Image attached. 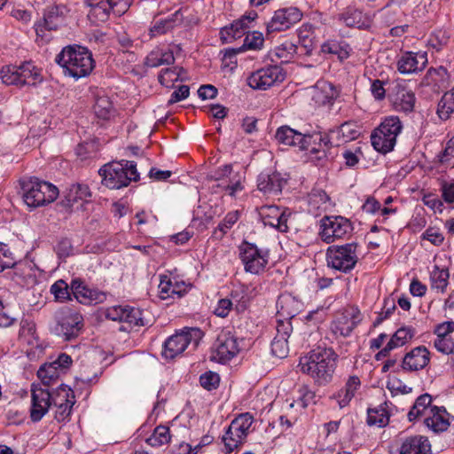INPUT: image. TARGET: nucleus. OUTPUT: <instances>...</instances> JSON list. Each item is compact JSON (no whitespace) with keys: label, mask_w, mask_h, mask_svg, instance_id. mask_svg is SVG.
Returning <instances> with one entry per match:
<instances>
[{"label":"nucleus","mask_w":454,"mask_h":454,"mask_svg":"<svg viewBox=\"0 0 454 454\" xmlns=\"http://www.w3.org/2000/svg\"><path fill=\"white\" fill-rule=\"evenodd\" d=\"M337 359L338 355L332 348L318 347L301 357L299 366L301 371L309 375L317 384L325 386L333 379Z\"/></svg>","instance_id":"1"},{"label":"nucleus","mask_w":454,"mask_h":454,"mask_svg":"<svg viewBox=\"0 0 454 454\" xmlns=\"http://www.w3.org/2000/svg\"><path fill=\"white\" fill-rule=\"evenodd\" d=\"M55 61L62 67L65 76L72 77L76 81L89 76L95 67L91 52L79 45L64 47L57 54Z\"/></svg>","instance_id":"2"},{"label":"nucleus","mask_w":454,"mask_h":454,"mask_svg":"<svg viewBox=\"0 0 454 454\" xmlns=\"http://www.w3.org/2000/svg\"><path fill=\"white\" fill-rule=\"evenodd\" d=\"M98 174L103 184L110 189H121L128 186L131 181L139 179L136 162L129 160L106 164L98 170Z\"/></svg>","instance_id":"3"},{"label":"nucleus","mask_w":454,"mask_h":454,"mask_svg":"<svg viewBox=\"0 0 454 454\" xmlns=\"http://www.w3.org/2000/svg\"><path fill=\"white\" fill-rule=\"evenodd\" d=\"M402 130L403 124L399 117L394 115L386 117L371 135L373 148L383 154L391 152Z\"/></svg>","instance_id":"4"},{"label":"nucleus","mask_w":454,"mask_h":454,"mask_svg":"<svg viewBox=\"0 0 454 454\" xmlns=\"http://www.w3.org/2000/svg\"><path fill=\"white\" fill-rule=\"evenodd\" d=\"M204 336V333L197 327L184 328L168 337L164 344L162 356L173 359L181 355L186 348L195 350Z\"/></svg>","instance_id":"5"},{"label":"nucleus","mask_w":454,"mask_h":454,"mask_svg":"<svg viewBox=\"0 0 454 454\" xmlns=\"http://www.w3.org/2000/svg\"><path fill=\"white\" fill-rule=\"evenodd\" d=\"M357 244L333 245L326 250L327 265L343 273L350 272L358 262Z\"/></svg>","instance_id":"6"},{"label":"nucleus","mask_w":454,"mask_h":454,"mask_svg":"<svg viewBox=\"0 0 454 454\" xmlns=\"http://www.w3.org/2000/svg\"><path fill=\"white\" fill-rule=\"evenodd\" d=\"M253 422L254 417L249 412L241 413L231 421L223 436L225 453L232 452L245 442Z\"/></svg>","instance_id":"7"},{"label":"nucleus","mask_w":454,"mask_h":454,"mask_svg":"<svg viewBox=\"0 0 454 454\" xmlns=\"http://www.w3.org/2000/svg\"><path fill=\"white\" fill-rule=\"evenodd\" d=\"M54 318L56 321L55 333L66 340L76 338L83 326L82 316L68 307L58 309L54 314Z\"/></svg>","instance_id":"8"},{"label":"nucleus","mask_w":454,"mask_h":454,"mask_svg":"<svg viewBox=\"0 0 454 454\" xmlns=\"http://www.w3.org/2000/svg\"><path fill=\"white\" fill-rule=\"evenodd\" d=\"M239 251L246 272L260 274L265 270L270 259L267 249L259 248L255 244L243 241L239 247Z\"/></svg>","instance_id":"9"},{"label":"nucleus","mask_w":454,"mask_h":454,"mask_svg":"<svg viewBox=\"0 0 454 454\" xmlns=\"http://www.w3.org/2000/svg\"><path fill=\"white\" fill-rule=\"evenodd\" d=\"M363 315L356 306H348L337 312L330 325V331L335 338H347L362 322Z\"/></svg>","instance_id":"10"},{"label":"nucleus","mask_w":454,"mask_h":454,"mask_svg":"<svg viewBox=\"0 0 454 454\" xmlns=\"http://www.w3.org/2000/svg\"><path fill=\"white\" fill-rule=\"evenodd\" d=\"M352 231L351 222L341 215L324 216L320 220L319 235L325 243L330 244L345 239L351 234Z\"/></svg>","instance_id":"11"},{"label":"nucleus","mask_w":454,"mask_h":454,"mask_svg":"<svg viewBox=\"0 0 454 454\" xmlns=\"http://www.w3.org/2000/svg\"><path fill=\"white\" fill-rule=\"evenodd\" d=\"M240 350L238 338L230 331H221L211 348V360L225 363L232 359Z\"/></svg>","instance_id":"12"},{"label":"nucleus","mask_w":454,"mask_h":454,"mask_svg":"<svg viewBox=\"0 0 454 454\" xmlns=\"http://www.w3.org/2000/svg\"><path fill=\"white\" fill-rule=\"evenodd\" d=\"M285 79V73L277 65L254 72L247 80L248 85L254 90H266Z\"/></svg>","instance_id":"13"},{"label":"nucleus","mask_w":454,"mask_h":454,"mask_svg":"<svg viewBox=\"0 0 454 454\" xmlns=\"http://www.w3.org/2000/svg\"><path fill=\"white\" fill-rule=\"evenodd\" d=\"M59 195L58 188L51 183L30 177V207H37L53 202Z\"/></svg>","instance_id":"14"},{"label":"nucleus","mask_w":454,"mask_h":454,"mask_svg":"<svg viewBox=\"0 0 454 454\" xmlns=\"http://www.w3.org/2000/svg\"><path fill=\"white\" fill-rule=\"evenodd\" d=\"M302 13L296 7H287L276 11L267 24V33L288 29L301 20Z\"/></svg>","instance_id":"15"},{"label":"nucleus","mask_w":454,"mask_h":454,"mask_svg":"<svg viewBox=\"0 0 454 454\" xmlns=\"http://www.w3.org/2000/svg\"><path fill=\"white\" fill-rule=\"evenodd\" d=\"M305 137H309V140L306 139V143L301 145V150L309 152V153L317 160H324L327 157L328 151L332 146L335 145L334 137L332 134H308Z\"/></svg>","instance_id":"16"},{"label":"nucleus","mask_w":454,"mask_h":454,"mask_svg":"<svg viewBox=\"0 0 454 454\" xmlns=\"http://www.w3.org/2000/svg\"><path fill=\"white\" fill-rule=\"evenodd\" d=\"M259 214L264 225L274 227L281 232L288 231V223L292 216L288 209H281L277 206H263Z\"/></svg>","instance_id":"17"},{"label":"nucleus","mask_w":454,"mask_h":454,"mask_svg":"<svg viewBox=\"0 0 454 454\" xmlns=\"http://www.w3.org/2000/svg\"><path fill=\"white\" fill-rule=\"evenodd\" d=\"M30 391L32 397L30 419L35 422L40 421L51 405V396L47 388L35 386V384L32 385Z\"/></svg>","instance_id":"18"},{"label":"nucleus","mask_w":454,"mask_h":454,"mask_svg":"<svg viewBox=\"0 0 454 454\" xmlns=\"http://www.w3.org/2000/svg\"><path fill=\"white\" fill-rule=\"evenodd\" d=\"M276 307L277 324L284 321L291 323V319L301 311L303 304L291 294L285 293L278 296Z\"/></svg>","instance_id":"19"},{"label":"nucleus","mask_w":454,"mask_h":454,"mask_svg":"<svg viewBox=\"0 0 454 454\" xmlns=\"http://www.w3.org/2000/svg\"><path fill=\"white\" fill-rule=\"evenodd\" d=\"M67 11L66 6L64 5L51 7L44 15L43 23H39L35 26L37 37H41L42 40H49L44 30H56L59 26H61L64 23V17Z\"/></svg>","instance_id":"20"},{"label":"nucleus","mask_w":454,"mask_h":454,"mask_svg":"<svg viewBox=\"0 0 454 454\" xmlns=\"http://www.w3.org/2000/svg\"><path fill=\"white\" fill-rule=\"evenodd\" d=\"M71 291L82 304L101 303L106 300V293L89 287L79 278L72 280Z\"/></svg>","instance_id":"21"},{"label":"nucleus","mask_w":454,"mask_h":454,"mask_svg":"<svg viewBox=\"0 0 454 454\" xmlns=\"http://www.w3.org/2000/svg\"><path fill=\"white\" fill-rule=\"evenodd\" d=\"M276 335L271 341V353L278 358H284L289 352L288 338L293 332L292 323L284 321L276 325Z\"/></svg>","instance_id":"22"},{"label":"nucleus","mask_w":454,"mask_h":454,"mask_svg":"<svg viewBox=\"0 0 454 454\" xmlns=\"http://www.w3.org/2000/svg\"><path fill=\"white\" fill-rule=\"evenodd\" d=\"M427 64V52H405L397 61V70L403 74L422 71Z\"/></svg>","instance_id":"23"},{"label":"nucleus","mask_w":454,"mask_h":454,"mask_svg":"<svg viewBox=\"0 0 454 454\" xmlns=\"http://www.w3.org/2000/svg\"><path fill=\"white\" fill-rule=\"evenodd\" d=\"M286 180L278 172H262L257 178V187L267 195H278Z\"/></svg>","instance_id":"24"},{"label":"nucleus","mask_w":454,"mask_h":454,"mask_svg":"<svg viewBox=\"0 0 454 454\" xmlns=\"http://www.w3.org/2000/svg\"><path fill=\"white\" fill-rule=\"evenodd\" d=\"M450 415L444 407L432 406L425 418L424 423L434 433L446 431L450 427Z\"/></svg>","instance_id":"25"},{"label":"nucleus","mask_w":454,"mask_h":454,"mask_svg":"<svg viewBox=\"0 0 454 454\" xmlns=\"http://www.w3.org/2000/svg\"><path fill=\"white\" fill-rule=\"evenodd\" d=\"M57 406L55 418L59 421H65L71 414L73 405L74 403V395L72 389L67 387H60L57 391V396L54 399Z\"/></svg>","instance_id":"26"},{"label":"nucleus","mask_w":454,"mask_h":454,"mask_svg":"<svg viewBox=\"0 0 454 454\" xmlns=\"http://www.w3.org/2000/svg\"><path fill=\"white\" fill-rule=\"evenodd\" d=\"M429 351L424 346L414 348L405 355L402 367L406 371H418L423 369L429 363Z\"/></svg>","instance_id":"27"},{"label":"nucleus","mask_w":454,"mask_h":454,"mask_svg":"<svg viewBox=\"0 0 454 454\" xmlns=\"http://www.w3.org/2000/svg\"><path fill=\"white\" fill-rule=\"evenodd\" d=\"M27 62L20 66H6L0 71L2 82L7 85L22 87L27 82Z\"/></svg>","instance_id":"28"},{"label":"nucleus","mask_w":454,"mask_h":454,"mask_svg":"<svg viewBox=\"0 0 454 454\" xmlns=\"http://www.w3.org/2000/svg\"><path fill=\"white\" fill-rule=\"evenodd\" d=\"M339 95L334 85L326 81L317 82L312 95V99L318 106L332 105Z\"/></svg>","instance_id":"29"},{"label":"nucleus","mask_w":454,"mask_h":454,"mask_svg":"<svg viewBox=\"0 0 454 454\" xmlns=\"http://www.w3.org/2000/svg\"><path fill=\"white\" fill-rule=\"evenodd\" d=\"M431 444L428 439L422 435L407 437L400 447V454H430Z\"/></svg>","instance_id":"30"},{"label":"nucleus","mask_w":454,"mask_h":454,"mask_svg":"<svg viewBox=\"0 0 454 454\" xmlns=\"http://www.w3.org/2000/svg\"><path fill=\"white\" fill-rule=\"evenodd\" d=\"M359 126L354 121H346L336 129H332L331 134L334 137L335 146L356 139L360 136Z\"/></svg>","instance_id":"31"},{"label":"nucleus","mask_w":454,"mask_h":454,"mask_svg":"<svg viewBox=\"0 0 454 454\" xmlns=\"http://www.w3.org/2000/svg\"><path fill=\"white\" fill-rule=\"evenodd\" d=\"M276 139L286 145L298 146L301 149V145L306 143V139L309 140V137H305L304 134L291 129L288 126H282L277 129Z\"/></svg>","instance_id":"32"},{"label":"nucleus","mask_w":454,"mask_h":454,"mask_svg":"<svg viewBox=\"0 0 454 454\" xmlns=\"http://www.w3.org/2000/svg\"><path fill=\"white\" fill-rule=\"evenodd\" d=\"M415 94L404 87H397L394 95L393 105L396 111L410 113L415 106Z\"/></svg>","instance_id":"33"},{"label":"nucleus","mask_w":454,"mask_h":454,"mask_svg":"<svg viewBox=\"0 0 454 454\" xmlns=\"http://www.w3.org/2000/svg\"><path fill=\"white\" fill-rule=\"evenodd\" d=\"M360 387V379L356 375L349 376L345 383L344 387L340 389L335 396L339 407L344 408L348 406Z\"/></svg>","instance_id":"34"},{"label":"nucleus","mask_w":454,"mask_h":454,"mask_svg":"<svg viewBox=\"0 0 454 454\" xmlns=\"http://www.w3.org/2000/svg\"><path fill=\"white\" fill-rule=\"evenodd\" d=\"M175 57L171 51H165L161 48L153 49L145 58V65L148 67H158L163 65H172Z\"/></svg>","instance_id":"35"},{"label":"nucleus","mask_w":454,"mask_h":454,"mask_svg":"<svg viewBox=\"0 0 454 454\" xmlns=\"http://www.w3.org/2000/svg\"><path fill=\"white\" fill-rule=\"evenodd\" d=\"M90 196V188L86 184H74L65 192V199L68 206L79 200H87Z\"/></svg>","instance_id":"36"},{"label":"nucleus","mask_w":454,"mask_h":454,"mask_svg":"<svg viewBox=\"0 0 454 454\" xmlns=\"http://www.w3.org/2000/svg\"><path fill=\"white\" fill-rule=\"evenodd\" d=\"M432 403V396L428 394H423L421 395H419L413 406L411 407V409L410 410V411L408 412V419L410 421H414L416 420L419 417L424 415V414H427L429 409H430V404Z\"/></svg>","instance_id":"37"},{"label":"nucleus","mask_w":454,"mask_h":454,"mask_svg":"<svg viewBox=\"0 0 454 454\" xmlns=\"http://www.w3.org/2000/svg\"><path fill=\"white\" fill-rule=\"evenodd\" d=\"M450 273L448 269H441L438 265H434L430 272L431 287L442 293L445 292L449 284Z\"/></svg>","instance_id":"38"},{"label":"nucleus","mask_w":454,"mask_h":454,"mask_svg":"<svg viewBox=\"0 0 454 454\" xmlns=\"http://www.w3.org/2000/svg\"><path fill=\"white\" fill-rule=\"evenodd\" d=\"M299 397L296 401H293L288 404L289 409H293L298 405L301 409L307 408L310 404H315L317 402V395L307 385H302L298 389Z\"/></svg>","instance_id":"39"},{"label":"nucleus","mask_w":454,"mask_h":454,"mask_svg":"<svg viewBox=\"0 0 454 454\" xmlns=\"http://www.w3.org/2000/svg\"><path fill=\"white\" fill-rule=\"evenodd\" d=\"M297 45L290 40H285L274 49L275 56L280 62H290L297 53Z\"/></svg>","instance_id":"40"},{"label":"nucleus","mask_w":454,"mask_h":454,"mask_svg":"<svg viewBox=\"0 0 454 454\" xmlns=\"http://www.w3.org/2000/svg\"><path fill=\"white\" fill-rule=\"evenodd\" d=\"M415 334V331L413 328L410 326H404L399 328L391 337L389 341V348L393 349L396 348H400L406 344L409 340H411Z\"/></svg>","instance_id":"41"},{"label":"nucleus","mask_w":454,"mask_h":454,"mask_svg":"<svg viewBox=\"0 0 454 454\" xmlns=\"http://www.w3.org/2000/svg\"><path fill=\"white\" fill-rule=\"evenodd\" d=\"M171 434L169 428L160 425L155 427L152 435L147 438L146 442L153 447H160L170 442Z\"/></svg>","instance_id":"42"},{"label":"nucleus","mask_w":454,"mask_h":454,"mask_svg":"<svg viewBox=\"0 0 454 454\" xmlns=\"http://www.w3.org/2000/svg\"><path fill=\"white\" fill-rule=\"evenodd\" d=\"M247 27L242 24L239 20H235L230 27H225L220 32L221 39L223 42H229L231 39H237L247 34Z\"/></svg>","instance_id":"43"},{"label":"nucleus","mask_w":454,"mask_h":454,"mask_svg":"<svg viewBox=\"0 0 454 454\" xmlns=\"http://www.w3.org/2000/svg\"><path fill=\"white\" fill-rule=\"evenodd\" d=\"M93 109L96 116L103 120H108L114 114L113 104L106 96L97 98Z\"/></svg>","instance_id":"44"},{"label":"nucleus","mask_w":454,"mask_h":454,"mask_svg":"<svg viewBox=\"0 0 454 454\" xmlns=\"http://www.w3.org/2000/svg\"><path fill=\"white\" fill-rule=\"evenodd\" d=\"M183 72L184 69L181 67H167L160 71L158 80L161 85L172 87L176 82L182 80L181 74Z\"/></svg>","instance_id":"45"},{"label":"nucleus","mask_w":454,"mask_h":454,"mask_svg":"<svg viewBox=\"0 0 454 454\" xmlns=\"http://www.w3.org/2000/svg\"><path fill=\"white\" fill-rule=\"evenodd\" d=\"M60 372L51 362L43 364L37 371V376L44 386H49L56 380Z\"/></svg>","instance_id":"46"},{"label":"nucleus","mask_w":454,"mask_h":454,"mask_svg":"<svg viewBox=\"0 0 454 454\" xmlns=\"http://www.w3.org/2000/svg\"><path fill=\"white\" fill-rule=\"evenodd\" d=\"M309 204L312 209L325 210L329 206V197L323 190H313L309 195Z\"/></svg>","instance_id":"47"},{"label":"nucleus","mask_w":454,"mask_h":454,"mask_svg":"<svg viewBox=\"0 0 454 454\" xmlns=\"http://www.w3.org/2000/svg\"><path fill=\"white\" fill-rule=\"evenodd\" d=\"M454 112V99L450 93L446 92L438 103L437 114L442 120H447Z\"/></svg>","instance_id":"48"},{"label":"nucleus","mask_w":454,"mask_h":454,"mask_svg":"<svg viewBox=\"0 0 454 454\" xmlns=\"http://www.w3.org/2000/svg\"><path fill=\"white\" fill-rule=\"evenodd\" d=\"M339 19L348 27H360L363 23V13L357 9L348 7L340 15Z\"/></svg>","instance_id":"49"},{"label":"nucleus","mask_w":454,"mask_h":454,"mask_svg":"<svg viewBox=\"0 0 454 454\" xmlns=\"http://www.w3.org/2000/svg\"><path fill=\"white\" fill-rule=\"evenodd\" d=\"M51 293L57 301L64 302L71 299L69 286L66 281L59 279L51 286Z\"/></svg>","instance_id":"50"},{"label":"nucleus","mask_w":454,"mask_h":454,"mask_svg":"<svg viewBox=\"0 0 454 454\" xmlns=\"http://www.w3.org/2000/svg\"><path fill=\"white\" fill-rule=\"evenodd\" d=\"M216 187L221 188L231 197H234L238 192L243 189L239 179H235L231 176L225 177L224 181H217Z\"/></svg>","instance_id":"51"},{"label":"nucleus","mask_w":454,"mask_h":454,"mask_svg":"<svg viewBox=\"0 0 454 454\" xmlns=\"http://www.w3.org/2000/svg\"><path fill=\"white\" fill-rule=\"evenodd\" d=\"M126 313L124 314L123 322L129 324L130 326H143L145 325L142 311L134 307L126 306Z\"/></svg>","instance_id":"52"},{"label":"nucleus","mask_w":454,"mask_h":454,"mask_svg":"<svg viewBox=\"0 0 454 454\" xmlns=\"http://www.w3.org/2000/svg\"><path fill=\"white\" fill-rule=\"evenodd\" d=\"M264 42L263 35L261 32H248L244 39L243 49L259 50L262 47Z\"/></svg>","instance_id":"53"},{"label":"nucleus","mask_w":454,"mask_h":454,"mask_svg":"<svg viewBox=\"0 0 454 454\" xmlns=\"http://www.w3.org/2000/svg\"><path fill=\"white\" fill-rule=\"evenodd\" d=\"M13 254L8 246L0 242V272L15 265Z\"/></svg>","instance_id":"54"},{"label":"nucleus","mask_w":454,"mask_h":454,"mask_svg":"<svg viewBox=\"0 0 454 454\" xmlns=\"http://www.w3.org/2000/svg\"><path fill=\"white\" fill-rule=\"evenodd\" d=\"M90 6L91 7L90 14L95 15L99 18L101 20H105L110 10H113L112 4H110L109 1H99L96 4L90 3Z\"/></svg>","instance_id":"55"},{"label":"nucleus","mask_w":454,"mask_h":454,"mask_svg":"<svg viewBox=\"0 0 454 454\" xmlns=\"http://www.w3.org/2000/svg\"><path fill=\"white\" fill-rule=\"evenodd\" d=\"M200 383L203 388L208 391L216 389L220 383V377L216 372H207L200 375Z\"/></svg>","instance_id":"56"},{"label":"nucleus","mask_w":454,"mask_h":454,"mask_svg":"<svg viewBox=\"0 0 454 454\" xmlns=\"http://www.w3.org/2000/svg\"><path fill=\"white\" fill-rule=\"evenodd\" d=\"M368 424L371 426H377L379 427H383L388 424L389 417L387 414L382 411L381 413L379 411L370 410L368 411Z\"/></svg>","instance_id":"57"},{"label":"nucleus","mask_w":454,"mask_h":454,"mask_svg":"<svg viewBox=\"0 0 454 454\" xmlns=\"http://www.w3.org/2000/svg\"><path fill=\"white\" fill-rule=\"evenodd\" d=\"M434 347L437 351L444 355H450L453 353L454 341L452 338L436 337L434 340Z\"/></svg>","instance_id":"58"},{"label":"nucleus","mask_w":454,"mask_h":454,"mask_svg":"<svg viewBox=\"0 0 454 454\" xmlns=\"http://www.w3.org/2000/svg\"><path fill=\"white\" fill-rule=\"evenodd\" d=\"M175 27V20L173 19L160 20L155 22L153 27L151 28L153 36L162 35L169 31Z\"/></svg>","instance_id":"59"},{"label":"nucleus","mask_w":454,"mask_h":454,"mask_svg":"<svg viewBox=\"0 0 454 454\" xmlns=\"http://www.w3.org/2000/svg\"><path fill=\"white\" fill-rule=\"evenodd\" d=\"M422 239L428 240L434 246L442 245L444 240L442 233L437 228L434 227L427 228L422 234Z\"/></svg>","instance_id":"60"},{"label":"nucleus","mask_w":454,"mask_h":454,"mask_svg":"<svg viewBox=\"0 0 454 454\" xmlns=\"http://www.w3.org/2000/svg\"><path fill=\"white\" fill-rule=\"evenodd\" d=\"M173 281L168 276H160L159 284L160 297L162 300L172 297Z\"/></svg>","instance_id":"61"},{"label":"nucleus","mask_w":454,"mask_h":454,"mask_svg":"<svg viewBox=\"0 0 454 454\" xmlns=\"http://www.w3.org/2000/svg\"><path fill=\"white\" fill-rule=\"evenodd\" d=\"M238 219L239 211L229 212L217 228L223 234H225L237 223Z\"/></svg>","instance_id":"62"},{"label":"nucleus","mask_w":454,"mask_h":454,"mask_svg":"<svg viewBox=\"0 0 454 454\" xmlns=\"http://www.w3.org/2000/svg\"><path fill=\"white\" fill-rule=\"evenodd\" d=\"M126 306L116 305L109 307L106 309V317L112 321L123 322L124 314L126 313Z\"/></svg>","instance_id":"63"},{"label":"nucleus","mask_w":454,"mask_h":454,"mask_svg":"<svg viewBox=\"0 0 454 454\" xmlns=\"http://www.w3.org/2000/svg\"><path fill=\"white\" fill-rule=\"evenodd\" d=\"M454 332V322L446 321L437 325L434 330L436 337L450 338L449 335Z\"/></svg>","instance_id":"64"}]
</instances>
